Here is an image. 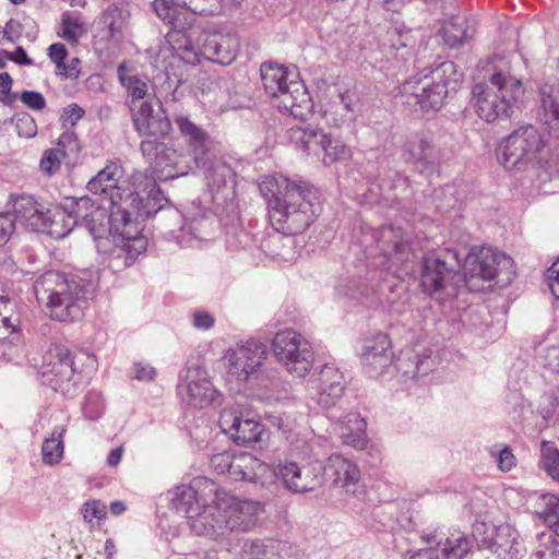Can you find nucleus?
Instances as JSON below:
<instances>
[{
    "mask_svg": "<svg viewBox=\"0 0 559 559\" xmlns=\"http://www.w3.org/2000/svg\"><path fill=\"white\" fill-rule=\"evenodd\" d=\"M87 189L98 197L70 199L66 206L75 226L85 227L95 237H100L108 224L116 243L108 264L114 271H121L146 251L142 222L160 211L167 200L152 175L135 171L127 178L122 166L116 162L100 169L88 181Z\"/></svg>",
    "mask_w": 559,
    "mask_h": 559,
    "instance_id": "f257e3e1",
    "label": "nucleus"
},
{
    "mask_svg": "<svg viewBox=\"0 0 559 559\" xmlns=\"http://www.w3.org/2000/svg\"><path fill=\"white\" fill-rule=\"evenodd\" d=\"M514 275L512 258L491 247L471 249L463 263V274L454 272L437 255L426 257L421 262V286L439 300L455 297L457 288L463 285L472 292L481 290L476 281L496 280L499 286H507Z\"/></svg>",
    "mask_w": 559,
    "mask_h": 559,
    "instance_id": "f03ea898",
    "label": "nucleus"
},
{
    "mask_svg": "<svg viewBox=\"0 0 559 559\" xmlns=\"http://www.w3.org/2000/svg\"><path fill=\"white\" fill-rule=\"evenodd\" d=\"M258 186L267 202L271 225L283 235L302 233L321 212L319 191L306 181L271 174L261 177Z\"/></svg>",
    "mask_w": 559,
    "mask_h": 559,
    "instance_id": "7ed1b4c3",
    "label": "nucleus"
},
{
    "mask_svg": "<svg viewBox=\"0 0 559 559\" xmlns=\"http://www.w3.org/2000/svg\"><path fill=\"white\" fill-rule=\"evenodd\" d=\"M180 133L187 139L188 153L178 152L156 140H144L140 150L152 165V170L160 180L174 179L188 175L194 168L206 164L209 136L204 130L187 117H177Z\"/></svg>",
    "mask_w": 559,
    "mask_h": 559,
    "instance_id": "20e7f679",
    "label": "nucleus"
},
{
    "mask_svg": "<svg viewBox=\"0 0 559 559\" xmlns=\"http://www.w3.org/2000/svg\"><path fill=\"white\" fill-rule=\"evenodd\" d=\"M95 290L94 281L79 275L68 277L53 271L45 273L34 284L37 300H46L50 317L58 321L79 319Z\"/></svg>",
    "mask_w": 559,
    "mask_h": 559,
    "instance_id": "39448f33",
    "label": "nucleus"
},
{
    "mask_svg": "<svg viewBox=\"0 0 559 559\" xmlns=\"http://www.w3.org/2000/svg\"><path fill=\"white\" fill-rule=\"evenodd\" d=\"M263 506L253 500L237 498L218 487L210 510L193 524V533L219 539L231 532H248L258 522Z\"/></svg>",
    "mask_w": 559,
    "mask_h": 559,
    "instance_id": "423d86ee",
    "label": "nucleus"
},
{
    "mask_svg": "<svg viewBox=\"0 0 559 559\" xmlns=\"http://www.w3.org/2000/svg\"><path fill=\"white\" fill-rule=\"evenodd\" d=\"M525 95L523 79L512 66L496 67L488 83L473 87L477 115L487 122L510 118Z\"/></svg>",
    "mask_w": 559,
    "mask_h": 559,
    "instance_id": "0eeeda50",
    "label": "nucleus"
},
{
    "mask_svg": "<svg viewBox=\"0 0 559 559\" xmlns=\"http://www.w3.org/2000/svg\"><path fill=\"white\" fill-rule=\"evenodd\" d=\"M548 157L542 134L531 124L514 130L499 143L497 150L498 162L506 169H538L547 175L545 180L559 176V168Z\"/></svg>",
    "mask_w": 559,
    "mask_h": 559,
    "instance_id": "6e6552de",
    "label": "nucleus"
},
{
    "mask_svg": "<svg viewBox=\"0 0 559 559\" xmlns=\"http://www.w3.org/2000/svg\"><path fill=\"white\" fill-rule=\"evenodd\" d=\"M461 80L462 73L455 63L443 61L428 74L405 81L400 90L402 102L416 111L437 110L448 94L457 88Z\"/></svg>",
    "mask_w": 559,
    "mask_h": 559,
    "instance_id": "1a4fd4ad",
    "label": "nucleus"
},
{
    "mask_svg": "<svg viewBox=\"0 0 559 559\" xmlns=\"http://www.w3.org/2000/svg\"><path fill=\"white\" fill-rule=\"evenodd\" d=\"M260 73L264 91L278 100L277 108L281 111L300 120L307 119L313 104L297 72L277 63L265 62Z\"/></svg>",
    "mask_w": 559,
    "mask_h": 559,
    "instance_id": "9d476101",
    "label": "nucleus"
},
{
    "mask_svg": "<svg viewBox=\"0 0 559 559\" xmlns=\"http://www.w3.org/2000/svg\"><path fill=\"white\" fill-rule=\"evenodd\" d=\"M85 353H72L59 343H51L43 355L39 373L43 383L64 396H72L84 380Z\"/></svg>",
    "mask_w": 559,
    "mask_h": 559,
    "instance_id": "9b49d317",
    "label": "nucleus"
},
{
    "mask_svg": "<svg viewBox=\"0 0 559 559\" xmlns=\"http://www.w3.org/2000/svg\"><path fill=\"white\" fill-rule=\"evenodd\" d=\"M167 39L174 52L189 64H198L200 53L213 62L229 64L235 60L239 49V39L235 34L217 31H206L200 35L198 38L199 51L182 32H170Z\"/></svg>",
    "mask_w": 559,
    "mask_h": 559,
    "instance_id": "f8f14e48",
    "label": "nucleus"
},
{
    "mask_svg": "<svg viewBox=\"0 0 559 559\" xmlns=\"http://www.w3.org/2000/svg\"><path fill=\"white\" fill-rule=\"evenodd\" d=\"M218 486L206 477H195L189 484H179L165 493L169 507L189 520L193 532V524L203 516L213 506Z\"/></svg>",
    "mask_w": 559,
    "mask_h": 559,
    "instance_id": "ddd939ff",
    "label": "nucleus"
},
{
    "mask_svg": "<svg viewBox=\"0 0 559 559\" xmlns=\"http://www.w3.org/2000/svg\"><path fill=\"white\" fill-rule=\"evenodd\" d=\"M271 346L274 357L290 376L304 379L312 370L314 352L304 335L285 329L275 334Z\"/></svg>",
    "mask_w": 559,
    "mask_h": 559,
    "instance_id": "4468645a",
    "label": "nucleus"
},
{
    "mask_svg": "<svg viewBox=\"0 0 559 559\" xmlns=\"http://www.w3.org/2000/svg\"><path fill=\"white\" fill-rule=\"evenodd\" d=\"M211 467L218 474H228L234 480H246L261 486L274 483L271 465L247 452H222L212 455Z\"/></svg>",
    "mask_w": 559,
    "mask_h": 559,
    "instance_id": "2eb2a0df",
    "label": "nucleus"
},
{
    "mask_svg": "<svg viewBox=\"0 0 559 559\" xmlns=\"http://www.w3.org/2000/svg\"><path fill=\"white\" fill-rule=\"evenodd\" d=\"M472 535L480 547L490 550L498 559H521L525 554L519 532L509 523L476 521Z\"/></svg>",
    "mask_w": 559,
    "mask_h": 559,
    "instance_id": "dca6fc26",
    "label": "nucleus"
},
{
    "mask_svg": "<svg viewBox=\"0 0 559 559\" xmlns=\"http://www.w3.org/2000/svg\"><path fill=\"white\" fill-rule=\"evenodd\" d=\"M177 392L185 404L194 408L222 403V395L213 385L207 370L197 362L188 364L180 371Z\"/></svg>",
    "mask_w": 559,
    "mask_h": 559,
    "instance_id": "f3484780",
    "label": "nucleus"
},
{
    "mask_svg": "<svg viewBox=\"0 0 559 559\" xmlns=\"http://www.w3.org/2000/svg\"><path fill=\"white\" fill-rule=\"evenodd\" d=\"M266 358L265 344L250 338L226 349L223 361L229 379L247 383L259 372Z\"/></svg>",
    "mask_w": 559,
    "mask_h": 559,
    "instance_id": "a211bd4d",
    "label": "nucleus"
},
{
    "mask_svg": "<svg viewBox=\"0 0 559 559\" xmlns=\"http://www.w3.org/2000/svg\"><path fill=\"white\" fill-rule=\"evenodd\" d=\"M274 480L278 478L284 488L292 493H306L314 491L324 483L323 465L319 461L297 463L285 459L276 467L271 466Z\"/></svg>",
    "mask_w": 559,
    "mask_h": 559,
    "instance_id": "6ab92c4d",
    "label": "nucleus"
},
{
    "mask_svg": "<svg viewBox=\"0 0 559 559\" xmlns=\"http://www.w3.org/2000/svg\"><path fill=\"white\" fill-rule=\"evenodd\" d=\"M290 139L298 150L308 155L323 154L322 160L326 165L350 156L349 147L338 136L322 130L292 128Z\"/></svg>",
    "mask_w": 559,
    "mask_h": 559,
    "instance_id": "aec40b11",
    "label": "nucleus"
},
{
    "mask_svg": "<svg viewBox=\"0 0 559 559\" xmlns=\"http://www.w3.org/2000/svg\"><path fill=\"white\" fill-rule=\"evenodd\" d=\"M377 247L381 252L382 261L374 263L396 277L407 275L413 269L408 267L413 253L404 239L403 230L399 227L384 226L374 234Z\"/></svg>",
    "mask_w": 559,
    "mask_h": 559,
    "instance_id": "412c9836",
    "label": "nucleus"
},
{
    "mask_svg": "<svg viewBox=\"0 0 559 559\" xmlns=\"http://www.w3.org/2000/svg\"><path fill=\"white\" fill-rule=\"evenodd\" d=\"M182 219L181 228L173 235L181 247H199L203 241L213 238L214 215L200 201L193 200L183 207Z\"/></svg>",
    "mask_w": 559,
    "mask_h": 559,
    "instance_id": "4be33fe9",
    "label": "nucleus"
},
{
    "mask_svg": "<svg viewBox=\"0 0 559 559\" xmlns=\"http://www.w3.org/2000/svg\"><path fill=\"white\" fill-rule=\"evenodd\" d=\"M219 427L224 433L242 445H252L262 440L264 428L253 417L245 415L238 407L225 408L221 413Z\"/></svg>",
    "mask_w": 559,
    "mask_h": 559,
    "instance_id": "5701e85b",
    "label": "nucleus"
},
{
    "mask_svg": "<svg viewBox=\"0 0 559 559\" xmlns=\"http://www.w3.org/2000/svg\"><path fill=\"white\" fill-rule=\"evenodd\" d=\"M360 360L365 372L371 378L391 373L393 352L390 337L384 333H377L366 338L360 352Z\"/></svg>",
    "mask_w": 559,
    "mask_h": 559,
    "instance_id": "b1692460",
    "label": "nucleus"
},
{
    "mask_svg": "<svg viewBox=\"0 0 559 559\" xmlns=\"http://www.w3.org/2000/svg\"><path fill=\"white\" fill-rule=\"evenodd\" d=\"M205 178L212 193V200L217 205H224L235 198V173L223 159H211L206 155Z\"/></svg>",
    "mask_w": 559,
    "mask_h": 559,
    "instance_id": "393cba45",
    "label": "nucleus"
},
{
    "mask_svg": "<svg viewBox=\"0 0 559 559\" xmlns=\"http://www.w3.org/2000/svg\"><path fill=\"white\" fill-rule=\"evenodd\" d=\"M309 383L317 390L316 401L323 408L335 405L345 389L344 376L333 365H324L312 376Z\"/></svg>",
    "mask_w": 559,
    "mask_h": 559,
    "instance_id": "a878e982",
    "label": "nucleus"
},
{
    "mask_svg": "<svg viewBox=\"0 0 559 559\" xmlns=\"http://www.w3.org/2000/svg\"><path fill=\"white\" fill-rule=\"evenodd\" d=\"M326 472L333 485L349 495H356L360 485V471L357 464L335 453L328 457L323 472Z\"/></svg>",
    "mask_w": 559,
    "mask_h": 559,
    "instance_id": "bb28decb",
    "label": "nucleus"
},
{
    "mask_svg": "<svg viewBox=\"0 0 559 559\" xmlns=\"http://www.w3.org/2000/svg\"><path fill=\"white\" fill-rule=\"evenodd\" d=\"M131 117L136 132L142 136H165L171 130V123L162 105L155 110L153 100L131 110Z\"/></svg>",
    "mask_w": 559,
    "mask_h": 559,
    "instance_id": "cd10ccee",
    "label": "nucleus"
},
{
    "mask_svg": "<svg viewBox=\"0 0 559 559\" xmlns=\"http://www.w3.org/2000/svg\"><path fill=\"white\" fill-rule=\"evenodd\" d=\"M361 111L359 98L352 93L338 94L322 108V118L330 127L341 128L354 122Z\"/></svg>",
    "mask_w": 559,
    "mask_h": 559,
    "instance_id": "c85d7f7f",
    "label": "nucleus"
},
{
    "mask_svg": "<svg viewBox=\"0 0 559 559\" xmlns=\"http://www.w3.org/2000/svg\"><path fill=\"white\" fill-rule=\"evenodd\" d=\"M431 348H405L401 352L392 370H397L407 379L428 374L436 367Z\"/></svg>",
    "mask_w": 559,
    "mask_h": 559,
    "instance_id": "c756f323",
    "label": "nucleus"
},
{
    "mask_svg": "<svg viewBox=\"0 0 559 559\" xmlns=\"http://www.w3.org/2000/svg\"><path fill=\"white\" fill-rule=\"evenodd\" d=\"M80 151V142L76 134L72 131H64L58 139L56 146L44 152L39 167L47 175L56 174L68 157H74Z\"/></svg>",
    "mask_w": 559,
    "mask_h": 559,
    "instance_id": "7c9ffc66",
    "label": "nucleus"
},
{
    "mask_svg": "<svg viewBox=\"0 0 559 559\" xmlns=\"http://www.w3.org/2000/svg\"><path fill=\"white\" fill-rule=\"evenodd\" d=\"M117 74L120 84L127 91L126 103L130 111L141 107L143 103L153 100L155 93L150 87V81L146 76L128 73L124 63L119 64Z\"/></svg>",
    "mask_w": 559,
    "mask_h": 559,
    "instance_id": "2f4dec72",
    "label": "nucleus"
},
{
    "mask_svg": "<svg viewBox=\"0 0 559 559\" xmlns=\"http://www.w3.org/2000/svg\"><path fill=\"white\" fill-rule=\"evenodd\" d=\"M366 426L360 414L352 412L338 419L336 431L344 444L356 450H365L368 444Z\"/></svg>",
    "mask_w": 559,
    "mask_h": 559,
    "instance_id": "473e14b6",
    "label": "nucleus"
},
{
    "mask_svg": "<svg viewBox=\"0 0 559 559\" xmlns=\"http://www.w3.org/2000/svg\"><path fill=\"white\" fill-rule=\"evenodd\" d=\"M416 40L412 31L407 28L404 23L394 22L389 26L380 39V44L388 52H400L404 58L409 53Z\"/></svg>",
    "mask_w": 559,
    "mask_h": 559,
    "instance_id": "72a5a7b5",
    "label": "nucleus"
},
{
    "mask_svg": "<svg viewBox=\"0 0 559 559\" xmlns=\"http://www.w3.org/2000/svg\"><path fill=\"white\" fill-rule=\"evenodd\" d=\"M540 120L559 136V84L545 83L540 87Z\"/></svg>",
    "mask_w": 559,
    "mask_h": 559,
    "instance_id": "f704fd0d",
    "label": "nucleus"
},
{
    "mask_svg": "<svg viewBox=\"0 0 559 559\" xmlns=\"http://www.w3.org/2000/svg\"><path fill=\"white\" fill-rule=\"evenodd\" d=\"M47 229L44 234L53 239H61L68 236L75 226V221L70 215L66 204L48 210Z\"/></svg>",
    "mask_w": 559,
    "mask_h": 559,
    "instance_id": "c9c22d12",
    "label": "nucleus"
},
{
    "mask_svg": "<svg viewBox=\"0 0 559 559\" xmlns=\"http://www.w3.org/2000/svg\"><path fill=\"white\" fill-rule=\"evenodd\" d=\"M442 37L450 48L462 46L475 34V28L462 16H454L442 27Z\"/></svg>",
    "mask_w": 559,
    "mask_h": 559,
    "instance_id": "e433bc0d",
    "label": "nucleus"
},
{
    "mask_svg": "<svg viewBox=\"0 0 559 559\" xmlns=\"http://www.w3.org/2000/svg\"><path fill=\"white\" fill-rule=\"evenodd\" d=\"M536 503L539 518L555 534L559 535V496L539 493Z\"/></svg>",
    "mask_w": 559,
    "mask_h": 559,
    "instance_id": "4c0bfd02",
    "label": "nucleus"
},
{
    "mask_svg": "<svg viewBox=\"0 0 559 559\" xmlns=\"http://www.w3.org/2000/svg\"><path fill=\"white\" fill-rule=\"evenodd\" d=\"M86 33L85 22L80 13L66 12L61 16L58 36L66 41L76 45Z\"/></svg>",
    "mask_w": 559,
    "mask_h": 559,
    "instance_id": "58836bf2",
    "label": "nucleus"
},
{
    "mask_svg": "<svg viewBox=\"0 0 559 559\" xmlns=\"http://www.w3.org/2000/svg\"><path fill=\"white\" fill-rule=\"evenodd\" d=\"M66 428L57 426L51 436L46 438L41 445L43 461L47 465H56L60 462L63 454V435Z\"/></svg>",
    "mask_w": 559,
    "mask_h": 559,
    "instance_id": "ea45409f",
    "label": "nucleus"
},
{
    "mask_svg": "<svg viewBox=\"0 0 559 559\" xmlns=\"http://www.w3.org/2000/svg\"><path fill=\"white\" fill-rule=\"evenodd\" d=\"M471 550V542L461 532L451 533L443 547V559H463Z\"/></svg>",
    "mask_w": 559,
    "mask_h": 559,
    "instance_id": "a19ab883",
    "label": "nucleus"
},
{
    "mask_svg": "<svg viewBox=\"0 0 559 559\" xmlns=\"http://www.w3.org/2000/svg\"><path fill=\"white\" fill-rule=\"evenodd\" d=\"M39 204L40 203L31 195H22L17 198L13 204V217L15 222L28 229L33 216L37 209H39Z\"/></svg>",
    "mask_w": 559,
    "mask_h": 559,
    "instance_id": "79ce46f5",
    "label": "nucleus"
},
{
    "mask_svg": "<svg viewBox=\"0 0 559 559\" xmlns=\"http://www.w3.org/2000/svg\"><path fill=\"white\" fill-rule=\"evenodd\" d=\"M540 464L547 474L559 483V450L554 443L548 441L542 443Z\"/></svg>",
    "mask_w": 559,
    "mask_h": 559,
    "instance_id": "37998d69",
    "label": "nucleus"
},
{
    "mask_svg": "<svg viewBox=\"0 0 559 559\" xmlns=\"http://www.w3.org/2000/svg\"><path fill=\"white\" fill-rule=\"evenodd\" d=\"M83 521L90 525L91 528L100 525V522L107 516V507L100 500H87L81 508Z\"/></svg>",
    "mask_w": 559,
    "mask_h": 559,
    "instance_id": "c03bdc74",
    "label": "nucleus"
},
{
    "mask_svg": "<svg viewBox=\"0 0 559 559\" xmlns=\"http://www.w3.org/2000/svg\"><path fill=\"white\" fill-rule=\"evenodd\" d=\"M183 0H154L152 5L156 14L166 23L175 24L179 7L185 4Z\"/></svg>",
    "mask_w": 559,
    "mask_h": 559,
    "instance_id": "a18cd8bd",
    "label": "nucleus"
},
{
    "mask_svg": "<svg viewBox=\"0 0 559 559\" xmlns=\"http://www.w3.org/2000/svg\"><path fill=\"white\" fill-rule=\"evenodd\" d=\"M83 414L90 420H96L104 411V401L100 393L96 391L88 392L83 402Z\"/></svg>",
    "mask_w": 559,
    "mask_h": 559,
    "instance_id": "49530a36",
    "label": "nucleus"
},
{
    "mask_svg": "<svg viewBox=\"0 0 559 559\" xmlns=\"http://www.w3.org/2000/svg\"><path fill=\"white\" fill-rule=\"evenodd\" d=\"M539 361L546 371L559 377V345H548L539 353Z\"/></svg>",
    "mask_w": 559,
    "mask_h": 559,
    "instance_id": "de8ad7c7",
    "label": "nucleus"
},
{
    "mask_svg": "<svg viewBox=\"0 0 559 559\" xmlns=\"http://www.w3.org/2000/svg\"><path fill=\"white\" fill-rule=\"evenodd\" d=\"M385 301L390 305L392 312L401 314L406 311L405 306L409 304L411 295L402 284L395 285L394 289L386 296Z\"/></svg>",
    "mask_w": 559,
    "mask_h": 559,
    "instance_id": "09e8293b",
    "label": "nucleus"
},
{
    "mask_svg": "<svg viewBox=\"0 0 559 559\" xmlns=\"http://www.w3.org/2000/svg\"><path fill=\"white\" fill-rule=\"evenodd\" d=\"M559 406V389L558 392L549 391L542 395L538 413L545 424H547L555 415Z\"/></svg>",
    "mask_w": 559,
    "mask_h": 559,
    "instance_id": "8fccbe9b",
    "label": "nucleus"
},
{
    "mask_svg": "<svg viewBox=\"0 0 559 559\" xmlns=\"http://www.w3.org/2000/svg\"><path fill=\"white\" fill-rule=\"evenodd\" d=\"M429 143L421 136H414L406 144V152L417 160H424L428 156Z\"/></svg>",
    "mask_w": 559,
    "mask_h": 559,
    "instance_id": "3c124183",
    "label": "nucleus"
},
{
    "mask_svg": "<svg viewBox=\"0 0 559 559\" xmlns=\"http://www.w3.org/2000/svg\"><path fill=\"white\" fill-rule=\"evenodd\" d=\"M491 455L496 460L498 468L502 472H509L515 466V456L509 447L491 450Z\"/></svg>",
    "mask_w": 559,
    "mask_h": 559,
    "instance_id": "603ef678",
    "label": "nucleus"
},
{
    "mask_svg": "<svg viewBox=\"0 0 559 559\" xmlns=\"http://www.w3.org/2000/svg\"><path fill=\"white\" fill-rule=\"evenodd\" d=\"M15 224L12 213H0V246H4L11 239Z\"/></svg>",
    "mask_w": 559,
    "mask_h": 559,
    "instance_id": "864d4df0",
    "label": "nucleus"
},
{
    "mask_svg": "<svg viewBox=\"0 0 559 559\" xmlns=\"http://www.w3.org/2000/svg\"><path fill=\"white\" fill-rule=\"evenodd\" d=\"M215 321L214 314L204 309H198L192 313V325L197 330L207 331L214 326Z\"/></svg>",
    "mask_w": 559,
    "mask_h": 559,
    "instance_id": "5fc2aeb1",
    "label": "nucleus"
},
{
    "mask_svg": "<svg viewBox=\"0 0 559 559\" xmlns=\"http://www.w3.org/2000/svg\"><path fill=\"white\" fill-rule=\"evenodd\" d=\"M21 100L23 104H25L28 108L34 110H41L46 106V100L44 96L34 91H24L21 94Z\"/></svg>",
    "mask_w": 559,
    "mask_h": 559,
    "instance_id": "6e6d98bb",
    "label": "nucleus"
},
{
    "mask_svg": "<svg viewBox=\"0 0 559 559\" xmlns=\"http://www.w3.org/2000/svg\"><path fill=\"white\" fill-rule=\"evenodd\" d=\"M85 111L78 104H71L63 109L61 117L63 126L74 127L84 116Z\"/></svg>",
    "mask_w": 559,
    "mask_h": 559,
    "instance_id": "4d7b16f0",
    "label": "nucleus"
},
{
    "mask_svg": "<svg viewBox=\"0 0 559 559\" xmlns=\"http://www.w3.org/2000/svg\"><path fill=\"white\" fill-rule=\"evenodd\" d=\"M133 378L139 381H153L156 369L146 362H135L132 367Z\"/></svg>",
    "mask_w": 559,
    "mask_h": 559,
    "instance_id": "13d9d810",
    "label": "nucleus"
},
{
    "mask_svg": "<svg viewBox=\"0 0 559 559\" xmlns=\"http://www.w3.org/2000/svg\"><path fill=\"white\" fill-rule=\"evenodd\" d=\"M48 210L43 204H39V209H37L33 216L28 230L44 234V230L47 229Z\"/></svg>",
    "mask_w": 559,
    "mask_h": 559,
    "instance_id": "bf43d9fd",
    "label": "nucleus"
},
{
    "mask_svg": "<svg viewBox=\"0 0 559 559\" xmlns=\"http://www.w3.org/2000/svg\"><path fill=\"white\" fill-rule=\"evenodd\" d=\"M242 551L248 559H262L265 555V546L261 540H249L243 544Z\"/></svg>",
    "mask_w": 559,
    "mask_h": 559,
    "instance_id": "052dcab7",
    "label": "nucleus"
},
{
    "mask_svg": "<svg viewBox=\"0 0 559 559\" xmlns=\"http://www.w3.org/2000/svg\"><path fill=\"white\" fill-rule=\"evenodd\" d=\"M7 60H10L19 66H33L34 61L31 59L25 49L21 46L16 47L14 51L3 50Z\"/></svg>",
    "mask_w": 559,
    "mask_h": 559,
    "instance_id": "680f3d73",
    "label": "nucleus"
},
{
    "mask_svg": "<svg viewBox=\"0 0 559 559\" xmlns=\"http://www.w3.org/2000/svg\"><path fill=\"white\" fill-rule=\"evenodd\" d=\"M22 33V25L16 20H9L2 31L3 39L10 43H14L20 38Z\"/></svg>",
    "mask_w": 559,
    "mask_h": 559,
    "instance_id": "e2e57ef3",
    "label": "nucleus"
},
{
    "mask_svg": "<svg viewBox=\"0 0 559 559\" xmlns=\"http://www.w3.org/2000/svg\"><path fill=\"white\" fill-rule=\"evenodd\" d=\"M47 56L55 66H59L63 59L68 58V49L63 44L55 43L48 47Z\"/></svg>",
    "mask_w": 559,
    "mask_h": 559,
    "instance_id": "0e129e2a",
    "label": "nucleus"
},
{
    "mask_svg": "<svg viewBox=\"0 0 559 559\" xmlns=\"http://www.w3.org/2000/svg\"><path fill=\"white\" fill-rule=\"evenodd\" d=\"M551 293L559 299V259L546 272Z\"/></svg>",
    "mask_w": 559,
    "mask_h": 559,
    "instance_id": "69168bd1",
    "label": "nucleus"
},
{
    "mask_svg": "<svg viewBox=\"0 0 559 559\" xmlns=\"http://www.w3.org/2000/svg\"><path fill=\"white\" fill-rule=\"evenodd\" d=\"M272 424L282 430L284 433H287V439L290 438V433L294 431L295 421H293L288 416H273Z\"/></svg>",
    "mask_w": 559,
    "mask_h": 559,
    "instance_id": "338daca9",
    "label": "nucleus"
},
{
    "mask_svg": "<svg viewBox=\"0 0 559 559\" xmlns=\"http://www.w3.org/2000/svg\"><path fill=\"white\" fill-rule=\"evenodd\" d=\"M438 552L433 548L420 549L414 552H407L403 559H438Z\"/></svg>",
    "mask_w": 559,
    "mask_h": 559,
    "instance_id": "774afa93",
    "label": "nucleus"
}]
</instances>
